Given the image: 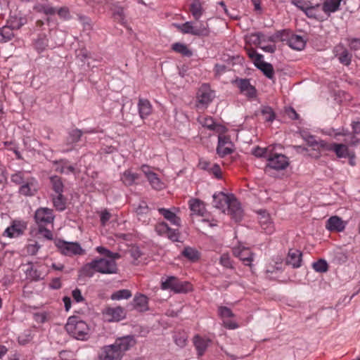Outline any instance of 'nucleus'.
<instances>
[{"mask_svg":"<svg viewBox=\"0 0 360 360\" xmlns=\"http://www.w3.org/2000/svg\"><path fill=\"white\" fill-rule=\"evenodd\" d=\"M334 53L335 56L338 57L340 63L344 65L348 66L352 61V55L349 51L344 47L342 44H338L334 48Z\"/></svg>","mask_w":360,"mask_h":360,"instance_id":"23","label":"nucleus"},{"mask_svg":"<svg viewBox=\"0 0 360 360\" xmlns=\"http://www.w3.org/2000/svg\"><path fill=\"white\" fill-rule=\"evenodd\" d=\"M182 34H188L200 37H207L210 34L209 25L205 21H187L183 24H174Z\"/></svg>","mask_w":360,"mask_h":360,"instance_id":"5","label":"nucleus"},{"mask_svg":"<svg viewBox=\"0 0 360 360\" xmlns=\"http://www.w3.org/2000/svg\"><path fill=\"white\" fill-rule=\"evenodd\" d=\"M120 354L109 345L105 346L98 354L97 360H121Z\"/></svg>","mask_w":360,"mask_h":360,"instance_id":"33","label":"nucleus"},{"mask_svg":"<svg viewBox=\"0 0 360 360\" xmlns=\"http://www.w3.org/2000/svg\"><path fill=\"white\" fill-rule=\"evenodd\" d=\"M287 44L292 49L301 51L306 45V41L300 35L292 34Z\"/></svg>","mask_w":360,"mask_h":360,"instance_id":"37","label":"nucleus"},{"mask_svg":"<svg viewBox=\"0 0 360 360\" xmlns=\"http://www.w3.org/2000/svg\"><path fill=\"white\" fill-rule=\"evenodd\" d=\"M189 10L195 21L200 20L204 11L202 4L200 0H193Z\"/></svg>","mask_w":360,"mask_h":360,"instance_id":"38","label":"nucleus"},{"mask_svg":"<svg viewBox=\"0 0 360 360\" xmlns=\"http://www.w3.org/2000/svg\"><path fill=\"white\" fill-rule=\"evenodd\" d=\"M28 268L26 269L25 273L27 276L34 281H39L41 278V273L33 267L32 262L27 263Z\"/></svg>","mask_w":360,"mask_h":360,"instance_id":"51","label":"nucleus"},{"mask_svg":"<svg viewBox=\"0 0 360 360\" xmlns=\"http://www.w3.org/2000/svg\"><path fill=\"white\" fill-rule=\"evenodd\" d=\"M34 48L39 53L43 52L49 45V39L45 34H39L34 41Z\"/></svg>","mask_w":360,"mask_h":360,"instance_id":"42","label":"nucleus"},{"mask_svg":"<svg viewBox=\"0 0 360 360\" xmlns=\"http://www.w3.org/2000/svg\"><path fill=\"white\" fill-rule=\"evenodd\" d=\"M292 34L290 30H278L273 36L269 37L268 40L274 42L279 39L281 41H286L288 43Z\"/></svg>","mask_w":360,"mask_h":360,"instance_id":"46","label":"nucleus"},{"mask_svg":"<svg viewBox=\"0 0 360 360\" xmlns=\"http://www.w3.org/2000/svg\"><path fill=\"white\" fill-rule=\"evenodd\" d=\"M189 207L193 214L203 216L205 211L204 203L198 199H191L188 202Z\"/></svg>","mask_w":360,"mask_h":360,"instance_id":"40","label":"nucleus"},{"mask_svg":"<svg viewBox=\"0 0 360 360\" xmlns=\"http://www.w3.org/2000/svg\"><path fill=\"white\" fill-rule=\"evenodd\" d=\"M54 170L61 174H75L77 172L75 165H71L70 161L65 158H61L51 162Z\"/></svg>","mask_w":360,"mask_h":360,"instance_id":"17","label":"nucleus"},{"mask_svg":"<svg viewBox=\"0 0 360 360\" xmlns=\"http://www.w3.org/2000/svg\"><path fill=\"white\" fill-rule=\"evenodd\" d=\"M259 223L266 233L271 234L274 231V226L271 220V217L265 212L260 214Z\"/></svg>","mask_w":360,"mask_h":360,"instance_id":"32","label":"nucleus"},{"mask_svg":"<svg viewBox=\"0 0 360 360\" xmlns=\"http://www.w3.org/2000/svg\"><path fill=\"white\" fill-rule=\"evenodd\" d=\"M105 314L109 316V321H119L126 316L124 309L121 307H109L105 310Z\"/></svg>","mask_w":360,"mask_h":360,"instance_id":"27","label":"nucleus"},{"mask_svg":"<svg viewBox=\"0 0 360 360\" xmlns=\"http://www.w3.org/2000/svg\"><path fill=\"white\" fill-rule=\"evenodd\" d=\"M140 177L138 173L133 172L131 169H127L124 172L121 179L124 184L127 186L133 185Z\"/></svg>","mask_w":360,"mask_h":360,"instance_id":"43","label":"nucleus"},{"mask_svg":"<svg viewBox=\"0 0 360 360\" xmlns=\"http://www.w3.org/2000/svg\"><path fill=\"white\" fill-rule=\"evenodd\" d=\"M53 211L47 207H39L34 213V221L38 226V233L47 240L53 239V233L48 226L53 225Z\"/></svg>","mask_w":360,"mask_h":360,"instance_id":"3","label":"nucleus"},{"mask_svg":"<svg viewBox=\"0 0 360 360\" xmlns=\"http://www.w3.org/2000/svg\"><path fill=\"white\" fill-rule=\"evenodd\" d=\"M302 253L297 249H290L285 258V264L297 269L302 266Z\"/></svg>","mask_w":360,"mask_h":360,"instance_id":"21","label":"nucleus"},{"mask_svg":"<svg viewBox=\"0 0 360 360\" xmlns=\"http://www.w3.org/2000/svg\"><path fill=\"white\" fill-rule=\"evenodd\" d=\"M276 146H281V144L270 145L266 148H260L256 146L252 150V154L257 158H265L266 160L272 150L275 148Z\"/></svg>","mask_w":360,"mask_h":360,"instance_id":"41","label":"nucleus"},{"mask_svg":"<svg viewBox=\"0 0 360 360\" xmlns=\"http://www.w3.org/2000/svg\"><path fill=\"white\" fill-rule=\"evenodd\" d=\"M300 135L308 146L311 148L312 153L309 155L315 159H319L321 156L320 148H322V146H326L327 143L323 140H316L315 136L310 134L307 131H302Z\"/></svg>","mask_w":360,"mask_h":360,"instance_id":"9","label":"nucleus"},{"mask_svg":"<svg viewBox=\"0 0 360 360\" xmlns=\"http://www.w3.org/2000/svg\"><path fill=\"white\" fill-rule=\"evenodd\" d=\"M161 288L170 290L174 293H187L193 291V285L188 281H183L176 276H170L162 281Z\"/></svg>","mask_w":360,"mask_h":360,"instance_id":"7","label":"nucleus"},{"mask_svg":"<svg viewBox=\"0 0 360 360\" xmlns=\"http://www.w3.org/2000/svg\"><path fill=\"white\" fill-rule=\"evenodd\" d=\"M49 181L51 186L52 190L57 193H63L64 191V183L62 177L58 175H52L49 176Z\"/></svg>","mask_w":360,"mask_h":360,"instance_id":"39","label":"nucleus"},{"mask_svg":"<svg viewBox=\"0 0 360 360\" xmlns=\"http://www.w3.org/2000/svg\"><path fill=\"white\" fill-rule=\"evenodd\" d=\"M169 229H170V227L165 221L159 222L155 226V230L156 233L159 236H165V237L167 236L168 231H169Z\"/></svg>","mask_w":360,"mask_h":360,"instance_id":"56","label":"nucleus"},{"mask_svg":"<svg viewBox=\"0 0 360 360\" xmlns=\"http://www.w3.org/2000/svg\"><path fill=\"white\" fill-rule=\"evenodd\" d=\"M264 172L271 175L272 170L282 171L285 169L290 165L289 158L281 153H278L272 150L269 154Z\"/></svg>","mask_w":360,"mask_h":360,"instance_id":"6","label":"nucleus"},{"mask_svg":"<svg viewBox=\"0 0 360 360\" xmlns=\"http://www.w3.org/2000/svg\"><path fill=\"white\" fill-rule=\"evenodd\" d=\"M233 253L234 256L238 257L245 265L249 266H252V262L254 260V254L249 248L239 245L233 248Z\"/></svg>","mask_w":360,"mask_h":360,"instance_id":"18","label":"nucleus"},{"mask_svg":"<svg viewBox=\"0 0 360 360\" xmlns=\"http://www.w3.org/2000/svg\"><path fill=\"white\" fill-rule=\"evenodd\" d=\"M181 255L191 262H196L200 259L199 252L191 247H186L181 252Z\"/></svg>","mask_w":360,"mask_h":360,"instance_id":"48","label":"nucleus"},{"mask_svg":"<svg viewBox=\"0 0 360 360\" xmlns=\"http://www.w3.org/2000/svg\"><path fill=\"white\" fill-rule=\"evenodd\" d=\"M228 214L236 221H240L243 217V211L238 201L232 196V199L227 205Z\"/></svg>","mask_w":360,"mask_h":360,"instance_id":"19","label":"nucleus"},{"mask_svg":"<svg viewBox=\"0 0 360 360\" xmlns=\"http://www.w3.org/2000/svg\"><path fill=\"white\" fill-rule=\"evenodd\" d=\"M231 199L232 196L230 197L222 192L213 195L214 205L219 209H224L228 205Z\"/></svg>","mask_w":360,"mask_h":360,"instance_id":"34","label":"nucleus"},{"mask_svg":"<svg viewBox=\"0 0 360 360\" xmlns=\"http://www.w3.org/2000/svg\"><path fill=\"white\" fill-rule=\"evenodd\" d=\"M27 229V224L24 221L13 220L11 226L4 231L3 236L11 238L22 235Z\"/></svg>","mask_w":360,"mask_h":360,"instance_id":"16","label":"nucleus"},{"mask_svg":"<svg viewBox=\"0 0 360 360\" xmlns=\"http://www.w3.org/2000/svg\"><path fill=\"white\" fill-rule=\"evenodd\" d=\"M218 312L222 320L225 319H231L234 316V314L232 312L231 309L227 307H219Z\"/></svg>","mask_w":360,"mask_h":360,"instance_id":"58","label":"nucleus"},{"mask_svg":"<svg viewBox=\"0 0 360 360\" xmlns=\"http://www.w3.org/2000/svg\"><path fill=\"white\" fill-rule=\"evenodd\" d=\"M208 172L209 174H212L217 179H222L221 169L218 164H213Z\"/></svg>","mask_w":360,"mask_h":360,"instance_id":"61","label":"nucleus"},{"mask_svg":"<svg viewBox=\"0 0 360 360\" xmlns=\"http://www.w3.org/2000/svg\"><path fill=\"white\" fill-rule=\"evenodd\" d=\"M83 135V131L79 129H73L68 131V135L66 139L67 145L71 146L70 148L63 150V153H68L73 150V145L78 143Z\"/></svg>","mask_w":360,"mask_h":360,"instance_id":"26","label":"nucleus"},{"mask_svg":"<svg viewBox=\"0 0 360 360\" xmlns=\"http://www.w3.org/2000/svg\"><path fill=\"white\" fill-rule=\"evenodd\" d=\"M255 66L258 68L269 79H275V72L273 65L262 59L258 63H255Z\"/></svg>","mask_w":360,"mask_h":360,"instance_id":"31","label":"nucleus"},{"mask_svg":"<svg viewBox=\"0 0 360 360\" xmlns=\"http://www.w3.org/2000/svg\"><path fill=\"white\" fill-rule=\"evenodd\" d=\"M348 46L352 51H357L360 49V38H348Z\"/></svg>","mask_w":360,"mask_h":360,"instance_id":"63","label":"nucleus"},{"mask_svg":"<svg viewBox=\"0 0 360 360\" xmlns=\"http://www.w3.org/2000/svg\"><path fill=\"white\" fill-rule=\"evenodd\" d=\"M13 29L7 24L0 27V43H6L14 37Z\"/></svg>","mask_w":360,"mask_h":360,"instance_id":"44","label":"nucleus"},{"mask_svg":"<svg viewBox=\"0 0 360 360\" xmlns=\"http://www.w3.org/2000/svg\"><path fill=\"white\" fill-rule=\"evenodd\" d=\"M53 203L58 211H63L66 207V199L63 193H57L56 196L53 197Z\"/></svg>","mask_w":360,"mask_h":360,"instance_id":"50","label":"nucleus"},{"mask_svg":"<svg viewBox=\"0 0 360 360\" xmlns=\"http://www.w3.org/2000/svg\"><path fill=\"white\" fill-rule=\"evenodd\" d=\"M110 10L112 12L113 18L117 22L122 25L125 23V15L123 7L120 6L118 4H114L112 5Z\"/></svg>","mask_w":360,"mask_h":360,"instance_id":"45","label":"nucleus"},{"mask_svg":"<svg viewBox=\"0 0 360 360\" xmlns=\"http://www.w3.org/2000/svg\"><path fill=\"white\" fill-rule=\"evenodd\" d=\"M158 212L164 217L165 219L169 221L172 224L180 226L181 225V219L179 217L176 215V214L172 212L169 209L166 208H159Z\"/></svg>","mask_w":360,"mask_h":360,"instance_id":"36","label":"nucleus"},{"mask_svg":"<svg viewBox=\"0 0 360 360\" xmlns=\"http://www.w3.org/2000/svg\"><path fill=\"white\" fill-rule=\"evenodd\" d=\"M172 49L184 56L191 57L193 52L188 48V46L182 43L176 42L172 45Z\"/></svg>","mask_w":360,"mask_h":360,"instance_id":"49","label":"nucleus"},{"mask_svg":"<svg viewBox=\"0 0 360 360\" xmlns=\"http://www.w3.org/2000/svg\"><path fill=\"white\" fill-rule=\"evenodd\" d=\"M134 344L135 341L131 336H125L117 338L114 344L109 346L122 358L124 353L134 346Z\"/></svg>","mask_w":360,"mask_h":360,"instance_id":"15","label":"nucleus"},{"mask_svg":"<svg viewBox=\"0 0 360 360\" xmlns=\"http://www.w3.org/2000/svg\"><path fill=\"white\" fill-rule=\"evenodd\" d=\"M193 342L197 351L198 357L200 358L205 354L212 340L209 338L195 335L193 337Z\"/></svg>","mask_w":360,"mask_h":360,"instance_id":"20","label":"nucleus"},{"mask_svg":"<svg viewBox=\"0 0 360 360\" xmlns=\"http://www.w3.org/2000/svg\"><path fill=\"white\" fill-rule=\"evenodd\" d=\"M197 106L207 107L214 98V93L207 84H203L197 93Z\"/></svg>","mask_w":360,"mask_h":360,"instance_id":"12","label":"nucleus"},{"mask_svg":"<svg viewBox=\"0 0 360 360\" xmlns=\"http://www.w3.org/2000/svg\"><path fill=\"white\" fill-rule=\"evenodd\" d=\"M149 212V207L145 201H141L137 207L135 208V212L139 217V220H141Z\"/></svg>","mask_w":360,"mask_h":360,"instance_id":"52","label":"nucleus"},{"mask_svg":"<svg viewBox=\"0 0 360 360\" xmlns=\"http://www.w3.org/2000/svg\"><path fill=\"white\" fill-rule=\"evenodd\" d=\"M131 297V291L127 289H123V290H120L114 292L112 295L111 298L112 300H119L121 299H129Z\"/></svg>","mask_w":360,"mask_h":360,"instance_id":"57","label":"nucleus"},{"mask_svg":"<svg viewBox=\"0 0 360 360\" xmlns=\"http://www.w3.org/2000/svg\"><path fill=\"white\" fill-rule=\"evenodd\" d=\"M261 113L266 122H271L275 120V112L269 106H264L261 110Z\"/></svg>","mask_w":360,"mask_h":360,"instance_id":"54","label":"nucleus"},{"mask_svg":"<svg viewBox=\"0 0 360 360\" xmlns=\"http://www.w3.org/2000/svg\"><path fill=\"white\" fill-rule=\"evenodd\" d=\"M141 171L144 174L151 187L157 191H161L165 188V184L159 176L155 173L151 167L147 165H143L140 167Z\"/></svg>","mask_w":360,"mask_h":360,"instance_id":"11","label":"nucleus"},{"mask_svg":"<svg viewBox=\"0 0 360 360\" xmlns=\"http://www.w3.org/2000/svg\"><path fill=\"white\" fill-rule=\"evenodd\" d=\"M217 153L220 158L231 155L235 151L234 144L231 140L230 136L222 134L219 132Z\"/></svg>","mask_w":360,"mask_h":360,"instance_id":"10","label":"nucleus"},{"mask_svg":"<svg viewBox=\"0 0 360 360\" xmlns=\"http://www.w3.org/2000/svg\"><path fill=\"white\" fill-rule=\"evenodd\" d=\"M33 10L46 15H53L56 13V8L53 7L48 0L37 1L33 6Z\"/></svg>","mask_w":360,"mask_h":360,"instance_id":"24","label":"nucleus"},{"mask_svg":"<svg viewBox=\"0 0 360 360\" xmlns=\"http://www.w3.org/2000/svg\"><path fill=\"white\" fill-rule=\"evenodd\" d=\"M40 248L41 245L37 242L30 243L26 246V252L30 255H35Z\"/></svg>","mask_w":360,"mask_h":360,"instance_id":"62","label":"nucleus"},{"mask_svg":"<svg viewBox=\"0 0 360 360\" xmlns=\"http://www.w3.org/2000/svg\"><path fill=\"white\" fill-rule=\"evenodd\" d=\"M240 90V93L248 98H254L257 96L256 88L250 84L249 79L236 78L232 82Z\"/></svg>","mask_w":360,"mask_h":360,"instance_id":"13","label":"nucleus"},{"mask_svg":"<svg viewBox=\"0 0 360 360\" xmlns=\"http://www.w3.org/2000/svg\"><path fill=\"white\" fill-rule=\"evenodd\" d=\"M313 269L316 272L324 273L328 269V264L325 259H319L312 264Z\"/></svg>","mask_w":360,"mask_h":360,"instance_id":"55","label":"nucleus"},{"mask_svg":"<svg viewBox=\"0 0 360 360\" xmlns=\"http://www.w3.org/2000/svg\"><path fill=\"white\" fill-rule=\"evenodd\" d=\"M342 0H325L322 5V11L329 16L331 13L339 10Z\"/></svg>","mask_w":360,"mask_h":360,"instance_id":"35","label":"nucleus"},{"mask_svg":"<svg viewBox=\"0 0 360 360\" xmlns=\"http://www.w3.org/2000/svg\"><path fill=\"white\" fill-rule=\"evenodd\" d=\"M65 328L68 333L77 340H87L90 337L88 324L79 316L69 317Z\"/></svg>","mask_w":360,"mask_h":360,"instance_id":"4","label":"nucleus"},{"mask_svg":"<svg viewBox=\"0 0 360 360\" xmlns=\"http://www.w3.org/2000/svg\"><path fill=\"white\" fill-rule=\"evenodd\" d=\"M322 149L327 151H333L338 158H346L347 156H354V151L350 150L348 146L343 143H332L326 146H322Z\"/></svg>","mask_w":360,"mask_h":360,"instance_id":"14","label":"nucleus"},{"mask_svg":"<svg viewBox=\"0 0 360 360\" xmlns=\"http://www.w3.org/2000/svg\"><path fill=\"white\" fill-rule=\"evenodd\" d=\"M11 181L16 185H20L18 193L24 196H34L38 191V181L28 172L19 171L13 174Z\"/></svg>","mask_w":360,"mask_h":360,"instance_id":"2","label":"nucleus"},{"mask_svg":"<svg viewBox=\"0 0 360 360\" xmlns=\"http://www.w3.org/2000/svg\"><path fill=\"white\" fill-rule=\"evenodd\" d=\"M290 2L303 12L310 3V1L305 0H290Z\"/></svg>","mask_w":360,"mask_h":360,"instance_id":"64","label":"nucleus"},{"mask_svg":"<svg viewBox=\"0 0 360 360\" xmlns=\"http://www.w3.org/2000/svg\"><path fill=\"white\" fill-rule=\"evenodd\" d=\"M304 13L309 18L315 19L319 21H323L324 20L323 16L321 15V6L319 4L312 5L310 2Z\"/></svg>","mask_w":360,"mask_h":360,"instance_id":"30","label":"nucleus"},{"mask_svg":"<svg viewBox=\"0 0 360 360\" xmlns=\"http://www.w3.org/2000/svg\"><path fill=\"white\" fill-rule=\"evenodd\" d=\"M138 110L140 117L144 120L152 114L153 108L149 100L139 98L138 101Z\"/></svg>","mask_w":360,"mask_h":360,"instance_id":"25","label":"nucleus"},{"mask_svg":"<svg viewBox=\"0 0 360 360\" xmlns=\"http://www.w3.org/2000/svg\"><path fill=\"white\" fill-rule=\"evenodd\" d=\"M96 272L102 274H114L118 272L115 259L96 258L84 264L79 270L80 275L91 278Z\"/></svg>","mask_w":360,"mask_h":360,"instance_id":"1","label":"nucleus"},{"mask_svg":"<svg viewBox=\"0 0 360 360\" xmlns=\"http://www.w3.org/2000/svg\"><path fill=\"white\" fill-rule=\"evenodd\" d=\"M326 229L330 231H342L345 225L342 219L338 216L330 217L326 222Z\"/></svg>","mask_w":360,"mask_h":360,"instance_id":"29","label":"nucleus"},{"mask_svg":"<svg viewBox=\"0 0 360 360\" xmlns=\"http://www.w3.org/2000/svg\"><path fill=\"white\" fill-rule=\"evenodd\" d=\"M133 302L134 309L138 311L143 312L149 309L148 298L143 294H136L133 299Z\"/></svg>","mask_w":360,"mask_h":360,"instance_id":"28","label":"nucleus"},{"mask_svg":"<svg viewBox=\"0 0 360 360\" xmlns=\"http://www.w3.org/2000/svg\"><path fill=\"white\" fill-rule=\"evenodd\" d=\"M198 122L205 128L217 132H224L225 128L214 122L211 116L201 115L198 118Z\"/></svg>","mask_w":360,"mask_h":360,"instance_id":"22","label":"nucleus"},{"mask_svg":"<svg viewBox=\"0 0 360 360\" xmlns=\"http://www.w3.org/2000/svg\"><path fill=\"white\" fill-rule=\"evenodd\" d=\"M26 23L27 18L23 16L11 15L7 20V24L10 25L13 30H18Z\"/></svg>","mask_w":360,"mask_h":360,"instance_id":"47","label":"nucleus"},{"mask_svg":"<svg viewBox=\"0 0 360 360\" xmlns=\"http://www.w3.org/2000/svg\"><path fill=\"white\" fill-rule=\"evenodd\" d=\"M219 263L224 267H226V268H228V269H233V264H232V260L231 259V257H230L229 255L227 254V253H224V254H222L221 255L220 259H219Z\"/></svg>","mask_w":360,"mask_h":360,"instance_id":"60","label":"nucleus"},{"mask_svg":"<svg viewBox=\"0 0 360 360\" xmlns=\"http://www.w3.org/2000/svg\"><path fill=\"white\" fill-rule=\"evenodd\" d=\"M96 251L101 255H103L106 259H119L120 257V255L117 252H112L108 249L103 247V246H98L96 248Z\"/></svg>","mask_w":360,"mask_h":360,"instance_id":"53","label":"nucleus"},{"mask_svg":"<svg viewBox=\"0 0 360 360\" xmlns=\"http://www.w3.org/2000/svg\"><path fill=\"white\" fill-rule=\"evenodd\" d=\"M54 244L58 251L65 256L72 257L84 253V250L77 242H67L64 240L57 239L54 241Z\"/></svg>","mask_w":360,"mask_h":360,"instance_id":"8","label":"nucleus"},{"mask_svg":"<svg viewBox=\"0 0 360 360\" xmlns=\"http://www.w3.org/2000/svg\"><path fill=\"white\" fill-rule=\"evenodd\" d=\"M247 53L254 64L255 63H258L264 58L263 55L258 53L256 50L252 48L248 49L247 50Z\"/></svg>","mask_w":360,"mask_h":360,"instance_id":"59","label":"nucleus"}]
</instances>
